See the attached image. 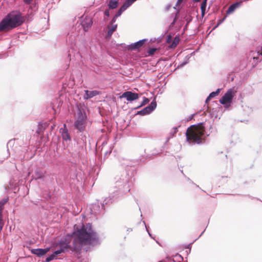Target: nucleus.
I'll use <instances>...</instances> for the list:
<instances>
[{
	"instance_id": "473e14b6",
	"label": "nucleus",
	"mask_w": 262,
	"mask_h": 262,
	"mask_svg": "<svg viewBox=\"0 0 262 262\" xmlns=\"http://www.w3.org/2000/svg\"><path fill=\"white\" fill-rule=\"evenodd\" d=\"M157 50V48H148V49L147 51V53L148 54V55H152L155 53Z\"/></svg>"
},
{
	"instance_id": "864d4df0",
	"label": "nucleus",
	"mask_w": 262,
	"mask_h": 262,
	"mask_svg": "<svg viewBox=\"0 0 262 262\" xmlns=\"http://www.w3.org/2000/svg\"><path fill=\"white\" fill-rule=\"evenodd\" d=\"M132 230H133L132 228H128L127 229L126 231L128 232H130L132 231Z\"/></svg>"
},
{
	"instance_id": "79ce46f5",
	"label": "nucleus",
	"mask_w": 262,
	"mask_h": 262,
	"mask_svg": "<svg viewBox=\"0 0 262 262\" xmlns=\"http://www.w3.org/2000/svg\"><path fill=\"white\" fill-rule=\"evenodd\" d=\"M104 15L105 16H106V17H109L110 16V11H109V9H106L104 12Z\"/></svg>"
},
{
	"instance_id": "e433bc0d",
	"label": "nucleus",
	"mask_w": 262,
	"mask_h": 262,
	"mask_svg": "<svg viewBox=\"0 0 262 262\" xmlns=\"http://www.w3.org/2000/svg\"><path fill=\"white\" fill-rule=\"evenodd\" d=\"M196 240H197V239H195L192 243L186 245L185 248L189 249V253H190V252H191V245Z\"/></svg>"
},
{
	"instance_id": "423d86ee",
	"label": "nucleus",
	"mask_w": 262,
	"mask_h": 262,
	"mask_svg": "<svg viewBox=\"0 0 262 262\" xmlns=\"http://www.w3.org/2000/svg\"><path fill=\"white\" fill-rule=\"evenodd\" d=\"M156 98L155 97L150 103L142 110L139 111L136 114L141 116H145L150 114L157 107Z\"/></svg>"
},
{
	"instance_id": "5701e85b",
	"label": "nucleus",
	"mask_w": 262,
	"mask_h": 262,
	"mask_svg": "<svg viewBox=\"0 0 262 262\" xmlns=\"http://www.w3.org/2000/svg\"><path fill=\"white\" fill-rule=\"evenodd\" d=\"M47 126V124L46 123H41L40 122L37 126V129L36 130V133L37 134H40L42 133L46 129Z\"/></svg>"
},
{
	"instance_id": "3c124183",
	"label": "nucleus",
	"mask_w": 262,
	"mask_h": 262,
	"mask_svg": "<svg viewBox=\"0 0 262 262\" xmlns=\"http://www.w3.org/2000/svg\"><path fill=\"white\" fill-rule=\"evenodd\" d=\"M206 13V10H203V11H201V16L202 17H204Z\"/></svg>"
},
{
	"instance_id": "8fccbe9b",
	"label": "nucleus",
	"mask_w": 262,
	"mask_h": 262,
	"mask_svg": "<svg viewBox=\"0 0 262 262\" xmlns=\"http://www.w3.org/2000/svg\"><path fill=\"white\" fill-rule=\"evenodd\" d=\"M211 98L209 97V96H208L205 100V103H208V102L210 100Z\"/></svg>"
},
{
	"instance_id": "5fc2aeb1",
	"label": "nucleus",
	"mask_w": 262,
	"mask_h": 262,
	"mask_svg": "<svg viewBox=\"0 0 262 262\" xmlns=\"http://www.w3.org/2000/svg\"><path fill=\"white\" fill-rule=\"evenodd\" d=\"M189 182H190V183L192 184L195 185L197 187L200 188L199 185H196L195 184H194V183H193L191 180V181H189Z\"/></svg>"
},
{
	"instance_id": "dca6fc26",
	"label": "nucleus",
	"mask_w": 262,
	"mask_h": 262,
	"mask_svg": "<svg viewBox=\"0 0 262 262\" xmlns=\"http://www.w3.org/2000/svg\"><path fill=\"white\" fill-rule=\"evenodd\" d=\"M99 94V92L98 91L94 90V91H89L85 90L84 94L83 95L84 99L88 100L89 99L92 98L98 95Z\"/></svg>"
},
{
	"instance_id": "aec40b11",
	"label": "nucleus",
	"mask_w": 262,
	"mask_h": 262,
	"mask_svg": "<svg viewBox=\"0 0 262 262\" xmlns=\"http://www.w3.org/2000/svg\"><path fill=\"white\" fill-rule=\"evenodd\" d=\"M220 102L226 108L229 107L232 103V102L224 95L220 99Z\"/></svg>"
},
{
	"instance_id": "9b49d317",
	"label": "nucleus",
	"mask_w": 262,
	"mask_h": 262,
	"mask_svg": "<svg viewBox=\"0 0 262 262\" xmlns=\"http://www.w3.org/2000/svg\"><path fill=\"white\" fill-rule=\"evenodd\" d=\"M243 4V1L236 2L229 6L226 11V14L229 15L233 13L236 9L239 8Z\"/></svg>"
},
{
	"instance_id": "4be33fe9",
	"label": "nucleus",
	"mask_w": 262,
	"mask_h": 262,
	"mask_svg": "<svg viewBox=\"0 0 262 262\" xmlns=\"http://www.w3.org/2000/svg\"><path fill=\"white\" fill-rule=\"evenodd\" d=\"M183 18L186 21V25H185V26H184V27L183 28L184 32H185L186 31V30H187L189 24L192 21V17L191 16V15H190L189 14H186L183 17Z\"/></svg>"
},
{
	"instance_id": "72a5a7b5",
	"label": "nucleus",
	"mask_w": 262,
	"mask_h": 262,
	"mask_svg": "<svg viewBox=\"0 0 262 262\" xmlns=\"http://www.w3.org/2000/svg\"><path fill=\"white\" fill-rule=\"evenodd\" d=\"M226 18V16H224L223 18L218 20L217 24L213 27L212 30L218 27Z\"/></svg>"
},
{
	"instance_id": "ddd939ff",
	"label": "nucleus",
	"mask_w": 262,
	"mask_h": 262,
	"mask_svg": "<svg viewBox=\"0 0 262 262\" xmlns=\"http://www.w3.org/2000/svg\"><path fill=\"white\" fill-rule=\"evenodd\" d=\"M86 119L87 116L85 110L83 108L78 107L77 119L76 120L86 122Z\"/></svg>"
},
{
	"instance_id": "1a4fd4ad",
	"label": "nucleus",
	"mask_w": 262,
	"mask_h": 262,
	"mask_svg": "<svg viewBox=\"0 0 262 262\" xmlns=\"http://www.w3.org/2000/svg\"><path fill=\"white\" fill-rule=\"evenodd\" d=\"M147 39H141L138 41L134 42L128 46V50H135L143 46V45L147 41Z\"/></svg>"
},
{
	"instance_id": "bf43d9fd",
	"label": "nucleus",
	"mask_w": 262,
	"mask_h": 262,
	"mask_svg": "<svg viewBox=\"0 0 262 262\" xmlns=\"http://www.w3.org/2000/svg\"><path fill=\"white\" fill-rule=\"evenodd\" d=\"M205 231V230H204V231L201 233V234H200V235L199 236V237L198 238H196L197 239H198L200 236H201L203 234V233H204Z\"/></svg>"
},
{
	"instance_id": "9d476101",
	"label": "nucleus",
	"mask_w": 262,
	"mask_h": 262,
	"mask_svg": "<svg viewBox=\"0 0 262 262\" xmlns=\"http://www.w3.org/2000/svg\"><path fill=\"white\" fill-rule=\"evenodd\" d=\"M59 246V249L54 251V254L59 255L61 253H65L68 252L69 250L72 251V246L71 245H66V246L63 245H56Z\"/></svg>"
},
{
	"instance_id": "a878e982",
	"label": "nucleus",
	"mask_w": 262,
	"mask_h": 262,
	"mask_svg": "<svg viewBox=\"0 0 262 262\" xmlns=\"http://www.w3.org/2000/svg\"><path fill=\"white\" fill-rule=\"evenodd\" d=\"M190 57H191V54L187 55L185 57V58L184 59V61L182 63L179 64L177 66L176 69L181 68L183 67L184 66H185L186 64H187L189 62V59H190Z\"/></svg>"
},
{
	"instance_id": "09e8293b",
	"label": "nucleus",
	"mask_w": 262,
	"mask_h": 262,
	"mask_svg": "<svg viewBox=\"0 0 262 262\" xmlns=\"http://www.w3.org/2000/svg\"><path fill=\"white\" fill-rule=\"evenodd\" d=\"M51 198V195L50 193H47L46 194V199L47 200H49V199H50Z\"/></svg>"
},
{
	"instance_id": "f3484780",
	"label": "nucleus",
	"mask_w": 262,
	"mask_h": 262,
	"mask_svg": "<svg viewBox=\"0 0 262 262\" xmlns=\"http://www.w3.org/2000/svg\"><path fill=\"white\" fill-rule=\"evenodd\" d=\"M107 28L108 29L107 32L105 35V38L106 39H110L112 36L113 33L116 30L118 27L117 24L115 25H110L108 24L107 25Z\"/></svg>"
},
{
	"instance_id": "a18cd8bd",
	"label": "nucleus",
	"mask_w": 262,
	"mask_h": 262,
	"mask_svg": "<svg viewBox=\"0 0 262 262\" xmlns=\"http://www.w3.org/2000/svg\"><path fill=\"white\" fill-rule=\"evenodd\" d=\"M143 223H144V225H145V228H146V231L147 232V233H148V232H150V231H149V227H147L146 226V224H145V221H143Z\"/></svg>"
},
{
	"instance_id": "4c0bfd02",
	"label": "nucleus",
	"mask_w": 262,
	"mask_h": 262,
	"mask_svg": "<svg viewBox=\"0 0 262 262\" xmlns=\"http://www.w3.org/2000/svg\"><path fill=\"white\" fill-rule=\"evenodd\" d=\"M166 42L170 43L171 41V36L170 35H167L166 37Z\"/></svg>"
},
{
	"instance_id": "cd10ccee",
	"label": "nucleus",
	"mask_w": 262,
	"mask_h": 262,
	"mask_svg": "<svg viewBox=\"0 0 262 262\" xmlns=\"http://www.w3.org/2000/svg\"><path fill=\"white\" fill-rule=\"evenodd\" d=\"M180 40L179 35H176L173 39L171 45V47H175L178 43Z\"/></svg>"
},
{
	"instance_id": "13d9d810",
	"label": "nucleus",
	"mask_w": 262,
	"mask_h": 262,
	"mask_svg": "<svg viewBox=\"0 0 262 262\" xmlns=\"http://www.w3.org/2000/svg\"><path fill=\"white\" fill-rule=\"evenodd\" d=\"M142 106H140V104H139V105H138L137 106L135 107V108H134V109H138L140 107H141Z\"/></svg>"
},
{
	"instance_id": "4d7b16f0",
	"label": "nucleus",
	"mask_w": 262,
	"mask_h": 262,
	"mask_svg": "<svg viewBox=\"0 0 262 262\" xmlns=\"http://www.w3.org/2000/svg\"><path fill=\"white\" fill-rule=\"evenodd\" d=\"M200 1H201V0H192V2L194 3L199 2Z\"/></svg>"
},
{
	"instance_id": "39448f33",
	"label": "nucleus",
	"mask_w": 262,
	"mask_h": 262,
	"mask_svg": "<svg viewBox=\"0 0 262 262\" xmlns=\"http://www.w3.org/2000/svg\"><path fill=\"white\" fill-rule=\"evenodd\" d=\"M114 201H115L114 200L110 199V195H109L108 198H106L104 200L102 203H100L101 206L98 202L93 204L91 207V213L95 215L103 213L105 205H110Z\"/></svg>"
},
{
	"instance_id": "0e129e2a",
	"label": "nucleus",
	"mask_w": 262,
	"mask_h": 262,
	"mask_svg": "<svg viewBox=\"0 0 262 262\" xmlns=\"http://www.w3.org/2000/svg\"><path fill=\"white\" fill-rule=\"evenodd\" d=\"M11 141H10L8 143V144H7V146H8V145H9V144H11Z\"/></svg>"
},
{
	"instance_id": "e2e57ef3",
	"label": "nucleus",
	"mask_w": 262,
	"mask_h": 262,
	"mask_svg": "<svg viewBox=\"0 0 262 262\" xmlns=\"http://www.w3.org/2000/svg\"><path fill=\"white\" fill-rule=\"evenodd\" d=\"M186 179H187V180L188 181H189H189H191V180H190L189 178H188V177H186Z\"/></svg>"
},
{
	"instance_id": "f704fd0d",
	"label": "nucleus",
	"mask_w": 262,
	"mask_h": 262,
	"mask_svg": "<svg viewBox=\"0 0 262 262\" xmlns=\"http://www.w3.org/2000/svg\"><path fill=\"white\" fill-rule=\"evenodd\" d=\"M149 100L148 98H147L145 97H143V100L142 102L140 104V106H143L144 105H145V104L148 103L149 102Z\"/></svg>"
},
{
	"instance_id": "338daca9",
	"label": "nucleus",
	"mask_w": 262,
	"mask_h": 262,
	"mask_svg": "<svg viewBox=\"0 0 262 262\" xmlns=\"http://www.w3.org/2000/svg\"><path fill=\"white\" fill-rule=\"evenodd\" d=\"M150 41H155V38L154 39H154H150Z\"/></svg>"
},
{
	"instance_id": "de8ad7c7",
	"label": "nucleus",
	"mask_w": 262,
	"mask_h": 262,
	"mask_svg": "<svg viewBox=\"0 0 262 262\" xmlns=\"http://www.w3.org/2000/svg\"><path fill=\"white\" fill-rule=\"evenodd\" d=\"M179 127H180V125H179V126H177V127H174L173 128V129H174V133H173V135L174 134H176V133L178 132V128H179Z\"/></svg>"
},
{
	"instance_id": "b1692460",
	"label": "nucleus",
	"mask_w": 262,
	"mask_h": 262,
	"mask_svg": "<svg viewBox=\"0 0 262 262\" xmlns=\"http://www.w3.org/2000/svg\"><path fill=\"white\" fill-rule=\"evenodd\" d=\"M229 100L232 102V100L234 95V92L232 89H229L226 93L224 95Z\"/></svg>"
},
{
	"instance_id": "603ef678",
	"label": "nucleus",
	"mask_w": 262,
	"mask_h": 262,
	"mask_svg": "<svg viewBox=\"0 0 262 262\" xmlns=\"http://www.w3.org/2000/svg\"><path fill=\"white\" fill-rule=\"evenodd\" d=\"M176 23V22H175V21H174V20H173V21L170 23V26H171V27L175 25Z\"/></svg>"
},
{
	"instance_id": "f8f14e48",
	"label": "nucleus",
	"mask_w": 262,
	"mask_h": 262,
	"mask_svg": "<svg viewBox=\"0 0 262 262\" xmlns=\"http://www.w3.org/2000/svg\"><path fill=\"white\" fill-rule=\"evenodd\" d=\"M50 250V248L48 247L45 249L42 248H36V249H32L31 250V252L34 254L36 255L38 257H41L43 255H45Z\"/></svg>"
},
{
	"instance_id": "0eeeda50",
	"label": "nucleus",
	"mask_w": 262,
	"mask_h": 262,
	"mask_svg": "<svg viewBox=\"0 0 262 262\" xmlns=\"http://www.w3.org/2000/svg\"><path fill=\"white\" fill-rule=\"evenodd\" d=\"M120 98H126V100L129 102L133 101L139 98V95L137 93L132 91H126L122 94L120 96Z\"/></svg>"
},
{
	"instance_id": "bb28decb",
	"label": "nucleus",
	"mask_w": 262,
	"mask_h": 262,
	"mask_svg": "<svg viewBox=\"0 0 262 262\" xmlns=\"http://www.w3.org/2000/svg\"><path fill=\"white\" fill-rule=\"evenodd\" d=\"M137 0H125L121 6L125 10Z\"/></svg>"
},
{
	"instance_id": "052dcab7",
	"label": "nucleus",
	"mask_w": 262,
	"mask_h": 262,
	"mask_svg": "<svg viewBox=\"0 0 262 262\" xmlns=\"http://www.w3.org/2000/svg\"><path fill=\"white\" fill-rule=\"evenodd\" d=\"M179 256L180 257V258H181V259L182 260H183V256H182V255H181L179 254Z\"/></svg>"
},
{
	"instance_id": "6ab92c4d",
	"label": "nucleus",
	"mask_w": 262,
	"mask_h": 262,
	"mask_svg": "<svg viewBox=\"0 0 262 262\" xmlns=\"http://www.w3.org/2000/svg\"><path fill=\"white\" fill-rule=\"evenodd\" d=\"M93 24V21L91 19H85L81 23V25L84 31H87L89 28H91Z\"/></svg>"
},
{
	"instance_id": "6e6d98bb",
	"label": "nucleus",
	"mask_w": 262,
	"mask_h": 262,
	"mask_svg": "<svg viewBox=\"0 0 262 262\" xmlns=\"http://www.w3.org/2000/svg\"><path fill=\"white\" fill-rule=\"evenodd\" d=\"M148 235H149V236L151 238H153V239H155L154 237L152 236V234L150 233V232H148Z\"/></svg>"
},
{
	"instance_id": "c85d7f7f",
	"label": "nucleus",
	"mask_w": 262,
	"mask_h": 262,
	"mask_svg": "<svg viewBox=\"0 0 262 262\" xmlns=\"http://www.w3.org/2000/svg\"><path fill=\"white\" fill-rule=\"evenodd\" d=\"M221 91V89H217L215 91H213V92H211L209 96V97L212 99L213 98H214L215 96H217L219 93H220Z\"/></svg>"
},
{
	"instance_id": "7ed1b4c3",
	"label": "nucleus",
	"mask_w": 262,
	"mask_h": 262,
	"mask_svg": "<svg viewBox=\"0 0 262 262\" xmlns=\"http://www.w3.org/2000/svg\"><path fill=\"white\" fill-rule=\"evenodd\" d=\"M186 141L190 144L202 143V139L209 136L205 132L204 122L199 123L189 127L185 133Z\"/></svg>"
},
{
	"instance_id": "c756f323",
	"label": "nucleus",
	"mask_w": 262,
	"mask_h": 262,
	"mask_svg": "<svg viewBox=\"0 0 262 262\" xmlns=\"http://www.w3.org/2000/svg\"><path fill=\"white\" fill-rule=\"evenodd\" d=\"M58 256L57 254H54V252L47 256L46 258V262H50L56 258V256Z\"/></svg>"
},
{
	"instance_id": "7c9ffc66",
	"label": "nucleus",
	"mask_w": 262,
	"mask_h": 262,
	"mask_svg": "<svg viewBox=\"0 0 262 262\" xmlns=\"http://www.w3.org/2000/svg\"><path fill=\"white\" fill-rule=\"evenodd\" d=\"M125 10L122 6H121L120 7V8L119 9V10H118V11L116 12V13L114 15L116 16L117 17H119V16H120L121 15L122 13Z\"/></svg>"
},
{
	"instance_id": "f03ea898",
	"label": "nucleus",
	"mask_w": 262,
	"mask_h": 262,
	"mask_svg": "<svg viewBox=\"0 0 262 262\" xmlns=\"http://www.w3.org/2000/svg\"><path fill=\"white\" fill-rule=\"evenodd\" d=\"M121 165L125 170L115 177V186L110 193V199L115 200L129 192L134 181V177L136 172L132 162L123 159Z\"/></svg>"
},
{
	"instance_id": "c9c22d12",
	"label": "nucleus",
	"mask_w": 262,
	"mask_h": 262,
	"mask_svg": "<svg viewBox=\"0 0 262 262\" xmlns=\"http://www.w3.org/2000/svg\"><path fill=\"white\" fill-rule=\"evenodd\" d=\"M118 17H117L116 16H114L113 18H112L111 20L110 21L109 24L110 25H114V24L116 21Z\"/></svg>"
},
{
	"instance_id": "4468645a",
	"label": "nucleus",
	"mask_w": 262,
	"mask_h": 262,
	"mask_svg": "<svg viewBox=\"0 0 262 262\" xmlns=\"http://www.w3.org/2000/svg\"><path fill=\"white\" fill-rule=\"evenodd\" d=\"M60 133L63 140L67 141H71V138L70 134L69 133L68 130L66 127V124H64V127L60 129Z\"/></svg>"
},
{
	"instance_id": "69168bd1",
	"label": "nucleus",
	"mask_w": 262,
	"mask_h": 262,
	"mask_svg": "<svg viewBox=\"0 0 262 262\" xmlns=\"http://www.w3.org/2000/svg\"><path fill=\"white\" fill-rule=\"evenodd\" d=\"M181 172L183 173V174L185 177H186V176H185V174H184V173H183V170H181Z\"/></svg>"
},
{
	"instance_id": "6e6552de",
	"label": "nucleus",
	"mask_w": 262,
	"mask_h": 262,
	"mask_svg": "<svg viewBox=\"0 0 262 262\" xmlns=\"http://www.w3.org/2000/svg\"><path fill=\"white\" fill-rule=\"evenodd\" d=\"M46 173L45 171L42 170L40 168H36L32 176V180H41L42 181H45Z\"/></svg>"
},
{
	"instance_id": "c03bdc74",
	"label": "nucleus",
	"mask_w": 262,
	"mask_h": 262,
	"mask_svg": "<svg viewBox=\"0 0 262 262\" xmlns=\"http://www.w3.org/2000/svg\"><path fill=\"white\" fill-rule=\"evenodd\" d=\"M33 0H23L26 4H30Z\"/></svg>"
},
{
	"instance_id": "58836bf2",
	"label": "nucleus",
	"mask_w": 262,
	"mask_h": 262,
	"mask_svg": "<svg viewBox=\"0 0 262 262\" xmlns=\"http://www.w3.org/2000/svg\"><path fill=\"white\" fill-rule=\"evenodd\" d=\"M194 114H192L190 116H189L188 118H186L185 119H186V122H188L189 121H190L191 120H192L193 119V118L194 117Z\"/></svg>"
},
{
	"instance_id": "2eb2a0df",
	"label": "nucleus",
	"mask_w": 262,
	"mask_h": 262,
	"mask_svg": "<svg viewBox=\"0 0 262 262\" xmlns=\"http://www.w3.org/2000/svg\"><path fill=\"white\" fill-rule=\"evenodd\" d=\"M74 126L78 132L82 133L85 129L86 122L76 120L74 122Z\"/></svg>"
},
{
	"instance_id": "a211bd4d",
	"label": "nucleus",
	"mask_w": 262,
	"mask_h": 262,
	"mask_svg": "<svg viewBox=\"0 0 262 262\" xmlns=\"http://www.w3.org/2000/svg\"><path fill=\"white\" fill-rule=\"evenodd\" d=\"M8 197L3 198L0 200V223H3L2 212L4 205L8 202Z\"/></svg>"
},
{
	"instance_id": "49530a36",
	"label": "nucleus",
	"mask_w": 262,
	"mask_h": 262,
	"mask_svg": "<svg viewBox=\"0 0 262 262\" xmlns=\"http://www.w3.org/2000/svg\"><path fill=\"white\" fill-rule=\"evenodd\" d=\"M111 150H108L105 152L104 153V157H106L108 155H110L111 153Z\"/></svg>"
},
{
	"instance_id": "680f3d73",
	"label": "nucleus",
	"mask_w": 262,
	"mask_h": 262,
	"mask_svg": "<svg viewBox=\"0 0 262 262\" xmlns=\"http://www.w3.org/2000/svg\"><path fill=\"white\" fill-rule=\"evenodd\" d=\"M71 54L70 53H68V57L69 58L70 60H71Z\"/></svg>"
},
{
	"instance_id": "ea45409f",
	"label": "nucleus",
	"mask_w": 262,
	"mask_h": 262,
	"mask_svg": "<svg viewBox=\"0 0 262 262\" xmlns=\"http://www.w3.org/2000/svg\"><path fill=\"white\" fill-rule=\"evenodd\" d=\"M180 13V11L179 10H177V11L174 13V17L173 18V20H174L175 22L177 21V20H178V15Z\"/></svg>"
},
{
	"instance_id": "412c9836",
	"label": "nucleus",
	"mask_w": 262,
	"mask_h": 262,
	"mask_svg": "<svg viewBox=\"0 0 262 262\" xmlns=\"http://www.w3.org/2000/svg\"><path fill=\"white\" fill-rule=\"evenodd\" d=\"M119 4V0H110L107 4L109 9L113 10L117 8Z\"/></svg>"
},
{
	"instance_id": "20e7f679",
	"label": "nucleus",
	"mask_w": 262,
	"mask_h": 262,
	"mask_svg": "<svg viewBox=\"0 0 262 262\" xmlns=\"http://www.w3.org/2000/svg\"><path fill=\"white\" fill-rule=\"evenodd\" d=\"M25 21L20 12L8 13L0 22V32L8 31L21 25Z\"/></svg>"
},
{
	"instance_id": "f257e3e1",
	"label": "nucleus",
	"mask_w": 262,
	"mask_h": 262,
	"mask_svg": "<svg viewBox=\"0 0 262 262\" xmlns=\"http://www.w3.org/2000/svg\"><path fill=\"white\" fill-rule=\"evenodd\" d=\"M73 238V252H79L83 245H96L99 243V237L91 223L82 224L81 226L75 224L71 233H67L57 243L56 245H70Z\"/></svg>"
},
{
	"instance_id": "774afa93",
	"label": "nucleus",
	"mask_w": 262,
	"mask_h": 262,
	"mask_svg": "<svg viewBox=\"0 0 262 262\" xmlns=\"http://www.w3.org/2000/svg\"><path fill=\"white\" fill-rule=\"evenodd\" d=\"M150 41H155V38L154 39H154H150Z\"/></svg>"
},
{
	"instance_id": "37998d69",
	"label": "nucleus",
	"mask_w": 262,
	"mask_h": 262,
	"mask_svg": "<svg viewBox=\"0 0 262 262\" xmlns=\"http://www.w3.org/2000/svg\"><path fill=\"white\" fill-rule=\"evenodd\" d=\"M171 6L170 4L167 5V6L165 7V11H168L169 9L171 8Z\"/></svg>"
},
{
	"instance_id": "a19ab883",
	"label": "nucleus",
	"mask_w": 262,
	"mask_h": 262,
	"mask_svg": "<svg viewBox=\"0 0 262 262\" xmlns=\"http://www.w3.org/2000/svg\"><path fill=\"white\" fill-rule=\"evenodd\" d=\"M253 60L257 63L258 62H260L262 60V58L260 59L259 57H254Z\"/></svg>"
},
{
	"instance_id": "2f4dec72",
	"label": "nucleus",
	"mask_w": 262,
	"mask_h": 262,
	"mask_svg": "<svg viewBox=\"0 0 262 262\" xmlns=\"http://www.w3.org/2000/svg\"><path fill=\"white\" fill-rule=\"evenodd\" d=\"M207 4V0H203L201 4L200 8H201V11L206 10Z\"/></svg>"
},
{
	"instance_id": "393cba45",
	"label": "nucleus",
	"mask_w": 262,
	"mask_h": 262,
	"mask_svg": "<svg viewBox=\"0 0 262 262\" xmlns=\"http://www.w3.org/2000/svg\"><path fill=\"white\" fill-rule=\"evenodd\" d=\"M229 100L232 102V100L234 95V92L232 89H229L226 93L224 95Z\"/></svg>"
}]
</instances>
